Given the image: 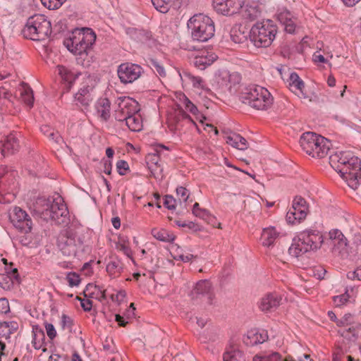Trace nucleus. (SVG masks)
<instances>
[{"mask_svg":"<svg viewBox=\"0 0 361 361\" xmlns=\"http://www.w3.org/2000/svg\"><path fill=\"white\" fill-rule=\"evenodd\" d=\"M277 28L271 20H263L255 23L250 31V40L255 47H269L276 37Z\"/></svg>","mask_w":361,"mask_h":361,"instance_id":"6","label":"nucleus"},{"mask_svg":"<svg viewBox=\"0 0 361 361\" xmlns=\"http://www.w3.org/2000/svg\"><path fill=\"white\" fill-rule=\"evenodd\" d=\"M17 175L16 171L8 169L6 166H0V195L4 193L14 195L18 185Z\"/></svg>","mask_w":361,"mask_h":361,"instance_id":"15","label":"nucleus"},{"mask_svg":"<svg viewBox=\"0 0 361 361\" xmlns=\"http://www.w3.org/2000/svg\"><path fill=\"white\" fill-rule=\"evenodd\" d=\"M128 128L133 132H140L143 128V121L140 111L128 116L123 120Z\"/></svg>","mask_w":361,"mask_h":361,"instance_id":"32","label":"nucleus"},{"mask_svg":"<svg viewBox=\"0 0 361 361\" xmlns=\"http://www.w3.org/2000/svg\"><path fill=\"white\" fill-rule=\"evenodd\" d=\"M298 235L310 251L320 248L324 241L323 235L316 229L303 231Z\"/></svg>","mask_w":361,"mask_h":361,"instance_id":"18","label":"nucleus"},{"mask_svg":"<svg viewBox=\"0 0 361 361\" xmlns=\"http://www.w3.org/2000/svg\"><path fill=\"white\" fill-rule=\"evenodd\" d=\"M152 176L157 180H161L164 178L163 169L157 163L154 166H149Z\"/></svg>","mask_w":361,"mask_h":361,"instance_id":"55","label":"nucleus"},{"mask_svg":"<svg viewBox=\"0 0 361 361\" xmlns=\"http://www.w3.org/2000/svg\"><path fill=\"white\" fill-rule=\"evenodd\" d=\"M126 296V293L124 290H119L116 294L111 295V299L113 301L120 303L123 301Z\"/></svg>","mask_w":361,"mask_h":361,"instance_id":"63","label":"nucleus"},{"mask_svg":"<svg viewBox=\"0 0 361 361\" xmlns=\"http://www.w3.org/2000/svg\"><path fill=\"white\" fill-rule=\"evenodd\" d=\"M212 289V284L207 280H202L197 283L194 293L197 295H209Z\"/></svg>","mask_w":361,"mask_h":361,"instance_id":"45","label":"nucleus"},{"mask_svg":"<svg viewBox=\"0 0 361 361\" xmlns=\"http://www.w3.org/2000/svg\"><path fill=\"white\" fill-rule=\"evenodd\" d=\"M281 297L277 293H268L265 295L259 302V307L263 312H271L275 310L281 302Z\"/></svg>","mask_w":361,"mask_h":361,"instance_id":"26","label":"nucleus"},{"mask_svg":"<svg viewBox=\"0 0 361 361\" xmlns=\"http://www.w3.org/2000/svg\"><path fill=\"white\" fill-rule=\"evenodd\" d=\"M354 321L355 318L352 314H345L341 318L337 320L336 325L340 328V329H345L349 325L350 326Z\"/></svg>","mask_w":361,"mask_h":361,"instance_id":"49","label":"nucleus"},{"mask_svg":"<svg viewBox=\"0 0 361 361\" xmlns=\"http://www.w3.org/2000/svg\"><path fill=\"white\" fill-rule=\"evenodd\" d=\"M106 270L111 277L115 278L122 272L123 264L120 259L111 258L106 266Z\"/></svg>","mask_w":361,"mask_h":361,"instance_id":"37","label":"nucleus"},{"mask_svg":"<svg viewBox=\"0 0 361 361\" xmlns=\"http://www.w3.org/2000/svg\"><path fill=\"white\" fill-rule=\"evenodd\" d=\"M226 142L227 144L239 150H245L248 147V143L246 139L235 133H231L226 135Z\"/></svg>","mask_w":361,"mask_h":361,"instance_id":"33","label":"nucleus"},{"mask_svg":"<svg viewBox=\"0 0 361 361\" xmlns=\"http://www.w3.org/2000/svg\"><path fill=\"white\" fill-rule=\"evenodd\" d=\"M135 310V308L134 307V305L133 303H131L129 308L126 310L124 316H121L120 314L115 315L116 321L120 326H125L128 323V319L134 316Z\"/></svg>","mask_w":361,"mask_h":361,"instance_id":"44","label":"nucleus"},{"mask_svg":"<svg viewBox=\"0 0 361 361\" xmlns=\"http://www.w3.org/2000/svg\"><path fill=\"white\" fill-rule=\"evenodd\" d=\"M176 200L171 195H166L164 205L170 210L176 209Z\"/></svg>","mask_w":361,"mask_h":361,"instance_id":"58","label":"nucleus"},{"mask_svg":"<svg viewBox=\"0 0 361 361\" xmlns=\"http://www.w3.org/2000/svg\"><path fill=\"white\" fill-rule=\"evenodd\" d=\"M56 71L60 75L61 80L64 82L67 83L68 89L71 88L75 79L80 75L78 72L73 71L72 70L60 65L56 66Z\"/></svg>","mask_w":361,"mask_h":361,"instance_id":"30","label":"nucleus"},{"mask_svg":"<svg viewBox=\"0 0 361 361\" xmlns=\"http://www.w3.org/2000/svg\"><path fill=\"white\" fill-rule=\"evenodd\" d=\"M41 132L47 135L50 140L55 142H59L61 140V137L58 132H56L49 126L44 125L40 128Z\"/></svg>","mask_w":361,"mask_h":361,"instance_id":"47","label":"nucleus"},{"mask_svg":"<svg viewBox=\"0 0 361 361\" xmlns=\"http://www.w3.org/2000/svg\"><path fill=\"white\" fill-rule=\"evenodd\" d=\"M45 330L47 335L50 340H54L56 336V330L54 326L50 323H45Z\"/></svg>","mask_w":361,"mask_h":361,"instance_id":"60","label":"nucleus"},{"mask_svg":"<svg viewBox=\"0 0 361 361\" xmlns=\"http://www.w3.org/2000/svg\"><path fill=\"white\" fill-rule=\"evenodd\" d=\"M244 0H213L215 11L224 16H232L239 12Z\"/></svg>","mask_w":361,"mask_h":361,"instance_id":"17","label":"nucleus"},{"mask_svg":"<svg viewBox=\"0 0 361 361\" xmlns=\"http://www.w3.org/2000/svg\"><path fill=\"white\" fill-rule=\"evenodd\" d=\"M348 277L351 279H357L361 281V265L353 271L348 274Z\"/></svg>","mask_w":361,"mask_h":361,"instance_id":"64","label":"nucleus"},{"mask_svg":"<svg viewBox=\"0 0 361 361\" xmlns=\"http://www.w3.org/2000/svg\"><path fill=\"white\" fill-rule=\"evenodd\" d=\"M194 215L208 222L211 221L212 219H214V216L210 214V212L207 209L203 208L198 210Z\"/></svg>","mask_w":361,"mask_h":361,"instance_id":"57","label":"nucleus"},{"mask_svg":"<svg viewBox=\"0 0 361 361\" xmlns=\"http://www.w3.org/2000/svg\"><path fill=\"white\" fill-rule=\"evenodd\" d=\"M277 18L284 26L286 32L291 34L295 32L297 18L288 9L280 8L277 13Z\"/></svg>","mask_w":361,"mask_h":361,"instance_id":"19","label":"nucleus"},{"mask_svg":"<svg viewBox=\"0 0 361 361\" xmlns=\"http://www.w3.org/2000/svg\"><path fill=\"white\" fill-rule=\"evenodd\" d=\"M19 283V276L16 268L6 269L4 273L0 274V287L4 290H10Z\"/></svg>","mask_w":361,"mask_h":361,"instance_id":"20","label":"nucleus"},{"mask_svg":"<svg viewBox=\"0 0 361 361\" xmlns=\"http://www.w3.org/2000/svg\"><path fill=\"white\" fill-rule=\"evenodd\" d=\"M289 89L300 98L307 99L308 96L304 92L305 83L296 73H291L288 79Z\"/></svg>","mask_w":361,"mask_h":361,"instance_id":"24","label":"nucleus"},{"mask_svg":"<svg viewBox=\"0 0 361 361\" xmlns=\"http://www.w3.org/2000/svg\"><path fill=\"white\" fill-rule=\"evenodd\" d=\"M268 339L267 333L264 330L252 329L244 335L243 341L247 346H253L264 343Z\"/></svg>","mask_w":361,"mask_h":361,"instance_id":"21","label":"nucleus"},{"mask_svg":"<svg viewBox=\"0 0 361 361\" xmlns=\"http://www.w3.org/2000/svg\"><path fill=\"white\" fill-rule=\"evenodd\" d=\"M154 7L159 12L166 13L171 6V0H151Z\"/></svg>","mask_w":361,"mask_h":361,"instance_id":"48","label":"nucleus"},{"mask_svg":"<svg viewBox=\"0 0 361 361\" xmlns=\"http://www.w3.org/2000/svg\"><path fill=\"white\" fill-rule=\"evenodd\" d=\"M68 215V208L60 196L51 202L47 203L46 208L42 212V216L45 220H52L59 224L66 223Z\"/></svg>","mask_w":361,"mask_h":361,"instance_id":"9","label":"nucleus"},{"mask_svg":"<svg viewBox=\"0 0 361 361\" xmlns=\"http://www.w3.org/2000/svg\"><path fill=\"white\" fill-rule=\"evenodd\" d=\"M20 94L23 102L29 107H32L34 103L32 90L27 85H23L20 89Z\"/></svg>","mask_w":361,"mask_h":361,"instance_id":"42","label":"nucleus"},{"mask_svg":"<svg viewBox=\"0 0 361 361\" xmlns=\"http://www.w3.org/2000/svg\"><path fill=\"white\" fill-rule=\"evenodd\" d=\"M178 99L177 106L180 109H184L186 111L190 112L195 116L196 118L202 117L197 106L183 93H180L176 96Z\"/></svg>","mask_w":361,"mask_h":361,"instance_id":"29","label":"nucleus"},{"mask_svg":"<svg viewBox=\"0 0 361 361\" xmlns=\"http://www.w3.org/2000/svg\"><path fill=\"white\" fill-rule=\"evenodd\" d=\"M45 340L44 331L39 326H32V343L36 350L42 348Z\"/></svg>","mask_w":361,"mask_h":361,"instance_id":"38","label":"nucleus"},{"mask_svg":"<svg viewBox=\"0 0 361 361\" xmlns=\"http://www.w3.org/2000/svg\"><path fill=\"white\" fill-rule=\"evenodd\" d=\"M252 361H281V355L278 353H272L264 356L255 355Z\"/></svg>","mask_w":361,"mask_h":361,"instance_id":"53","label":"nucleus"},{"mask_svg":"<svg viewBox=\"0 0 361 361\" xmlns=\"http://www.w3.org/2000/svg\"><path fill=\"white\" fill-rule=\"evenodd\" d=\"M85 298H92L102 300L106 298L105 290L99 286L88 284L84 290Z\"/></svg>","mask_w":361,"mask_h":361,"instance_id":"36","label":"nucleus"},{"mask_svg":"<svg viewBox=\"0 0 361 361\" xmlns=\"http://www.w3.org/2000/svg\"><path fill=\"white\" fill-rule=\"evenodd\" d=\"M151 233L154 238L159 241L172 243L175 240L173 233L163 228H153Z\"/></svg>","mask_w":361,"mask_h":361,"instance_id":"40","label":"nucleus"},{"mask_svg":"<svg viewBox=\"0 0 361 361\" xmlns=\"http://www.w3.org/2000/svg\"><path fill=\"white\" fill-rule=\"evenodd\" d=\"M58 247L65 256H75L85 252V245L82 238L74 234L61 235L58 240Z\"/></svg>","mask_w":361,"mask_h":361,"instance_id":"10","label":"nucleus"},{"mask_svg":"<svg viewBox=\"0 0 361 361\" xmlns=\"http://www.w3.org/2000/svg\"><path fill=\"white\" fill-rule=\"evenodd\" d=\"M224 361H245L243 353L234 347L226 349L223 355Z\"/></svg>","mask_w":361,"mask_h":361,"instance_id":"41","label":"nucleus"},{"mask_svg":"<svg viewBox=\"0 0 361 361\" xmlns=\"http://www.w3.org/2000/svg\"><path fill=\"white\" fill-rule=\"evenodd\" d=\"M18 329V324L16 322H0V337L9 339L11 335Z\"/></svg>","mask_w":361,"mask_h":361,"instance_id":"39","label":"nucleus"},{"mask_svg":"<svg viewBox=\"0 0 361 361\" xmlns=\"http://www.w3.org/2000/svg\"><path fill=\"white\" fill-rule=\"evenodd\" d=\"M176 195L180 202H185L190 196V192L185 188L179 186L176 188Z\"/></svg>","mask_w":361,"mask_h":361,"instance_id":"56","label":"nucleus"},{"mask_svg":"<svg viewBox=\"0 0 361 361\" xmlns=\"http://www.w3.org/2000/svg\"><path fill=\"white\" fill-rule=\"evenodd\" d=\"M60 324L63 330L68 329L70 332H71L73 330V320L71 317L63 314L61 317Z\"/></svg>","mask_w":361,"mask_h":361,"instance_id":"54","label":"nucleus"},{"mask_svg":"<svg viewBox=\"0 0 361 361\" xmlns=\"http://www.w3.org/2000/svg\"><path fill=\"white\" fill-rule=\"evenodd\" d=\"M1 154L4 157L14 154L19 149V140L16 134L11 133L1 142Z\"/></svg>","mask_w":361,"mask_h":361,"instance_id":"25","label":"nucleus"},{"mask_svg":"<svg viewBox=\"0 0 361 361\" xmlns=\"http://www.w3.org/2000/svg\"><path fill=\"white\" fill-rule=\"evenodd\" d=\"M66 0H41L42 4L49 10L59 8Z\"/></svg>","mask_w":361,"mask_h":361,"instance_id":"52","label":"nucleus"},{"mask_svg":"<svg viewBox=\"0 0 361 361\" xmlns=\"http://www.w3.org/2000/svg\"><path fill=\"white\" fill-rule=\"evenodd\" d=\"M360 324L354 321L353 324L345 329H339L338 333L343 338L350 341H355L360 333Z\"/></svg>","mask_w":361,"mask_h":361,"instance_id":"35","label":"nucleus"},{"mask_svg":"<svg viewBox=\"0 0 361 361\" xmlns=\"http://www.w3.org/2000/svg\"><path fill=\"white\" fill-rule=\"evenodd\" d=\"M116 104L118 107L115 111V118L118 121H123L127 116L140 111L138 103L131 97H118Z\"/></svg>","mask_w":361,"mask_h":361,"instance_id":"14","label":"nucleus"},{"mask_svg":"<svg viewBox=\"0 0 361 361\" xmlns=\"http://www.w3.org/2000/svg\"><path fill=\"white\" fill-rule=\"evenodd\" d=\"M152 69L156 71L161 77L166 76V71L163 66H161L158 61L152 60L151 61Z\"/></svg>","mask_w":361,"mask_h":361,"instance_id":"59","label":"nucleus"},{"mask_svg":"<svg viewBox=\"0 0 361 361\" xmlns=\"http://www.w3.org/2000/svg\"><path fill=\"white\" fill-rule=\"evenodd\" d=\"M279 233L276 231L274 226H269L263 228L261 234V243L263 246L269 247L271 246L276 239L279 237Z\"/></svg>","mask_w":361,"mask_h":361,"instance_id":"31","label":"nucleus"},{"mask_svg":"<svg viewBox=\"0 0 361 361\" xmlns=\"http://www.w3.org/2000/svg\"><path fill=\"white\" fill-rule=\"evenodd\" d=\"M96 81L91 75H85L78 91L74 95V101L77 106H88L93 99L92 92L95 87Z\"/></svg>","mask_w":361,"mask_h":361,"instance_id":"11","label":"nucleus"},{"mask_svg":"<svg viewBox=\"0 0 361 361\" xmlns=\"http://www.w3.org/2000/svg\"><path fill=\"white\" fill-rule=\"evenodd\" d=\"M96 35L91 28L84 27L74 30L63 41L64 46L75 55L87 53L95 42Z\"/></svg>","mask_w":361,"mask_h":361,"instance_id":"3","label":"nucleus"},{"mask_svg":"<svg viewBox=\"0 0 361 361\" xmlns=\"http://www.w3.org/2000/svg\"><path fill=\"white\" fill-rule=\"evenodd\" d=\"M261 15V11L257 5L247 4L243 11V17L249 20H254Z\"/></svg>","mask_w":361,"mask_h":361,"instance_id":"43","label":"nucleus"},{"mask_svg":"<svg viewBox=\"0 0 361 361\" xmlns=\"http://www.w3.org/2000/svg\"><path fill=\"white\" fill-rule=\"evenodd\" d=\"M187 25L194 41L205 42L214 35V23L206 15L202 13L194 15L189 19Z\"/></svg>","mask_w":361,"mask_h":361,"instance_id":"5","label":"nucleus"},{"mask_svg":"<svg viewBox=\"0 0 361 361\" xmlns=\"http://www.w3.org/2000/svg\"><path fill=\"white\" fill-rule=\"evenodd\" d=\"M179 75L182 80L190 82L194 88L201 90L208 93L209 94H212L211 90L207 87L205 82L201 77L195 76L187 71H183L182 73H180Z\"/></svg>","mask_w":361,"mask_h":361,"instance_id":"27","label":"nucleus"},{"mask_svg":"<svg viewBox=\"0 0 361 361\" xmlns=\"http://www.w3.org/2000/svg\"><path fill=\"white\" fill-rule=\"evenodd\" d=\"M356 169H359L357 171V170L355 171V172H356V174H355V176H354L355 178H356V180H355V181L357 182L356 183V185L354 187V186H352L350 184H348V185L353 190L357 189L358 187L361 185V161L359 162L358 167L356 168Z\"/></svg>","mask_w":361,"mask_h":361,"instance_id":"61","label":"nucleus"},{"mask_svg":"<svg viewBox=\"0 0 361 361\" xmlns=\"http://www.w3.org/2000/svg\"><path fill=\"white\" fill-rule=\"evenodd\" d=\"M66 280L71 287L78 286L80 283V275L73 271L67 273Z\"/></svg>","mask_w":361,"mask_h":361,"instance_id":"51","label":"nucleus"},{"mask_svg":"<svg viewBox=\"0 0 361 361\" xmlns=\"http://www.w3.org/2000/svg\"><path fill=\"white\" fill-rule=\"evenodd\" d=\"M300 145L307 154L318 159L325 157L332 147L329 139L310 131L302 134L300 138Z\"/></svg>","mask_w":361,"mask_h":361,"instance_id":"2","label":"nucleus"},{"mask_svg":"<svg viewBox=\"0 0 361 361\" xmlns=\"http://www.w3.org/2000/svg\"><path fill=\"white\" fill-rule=\"evenodd\" d=\"M357 289L354 287H347L345 293L334 297L335 305L340 307L349 302H353L357 297Z\"/></svg>","mask_w":361,"mask_h":361,"instance_id":"28","label":"nucleus"},{"mask_svg":"<svg viewBox=\"0 0 361 361\" xmlns=\"http://www.w3.org/2000/svg\"><path fill=\"white\" fill-rule=\"evenodd\" d=\"M309 213V205L301 197H295L292 207L286 214V221L290 224H296L303 221Z\"/></svg>","mask_w":361,"mask_h":361,"instance_id":"13","label":"nucleus"},{"mask_svg":"<svg viewBox=\"0 0 361 361\" xmlns=\"http://www.w3.org/2000/svg\"><path fill=\"white\" fill-rule=\"evenodd\" d=\"M242 102L257 110H267L273 104V97L264 87L250 86L241 95Z\"/></svg>","mask_w":361,"mask_h":361,"instance_id":"7","label":"nucleus"},{"mask_svg":"<svg viewBox=\"0 0 361 361\" xmlns=\"http://www.w3.org/2000/svg\"><path fill=\"white\" fill-rule=\"evenodd\" d=\"M241 80V75L238 72L219 69L214 75L212 86L217 93L231 96L237 92Z\"/></svg>","mask_w":361,"mask_h":361,"instance_id":"4","label":"nucleus"},{"mask_svg":"<svg viewBox=\"0 0 361 361\" xmlns=\"http://www.w3.org/2000/svg\"><path fill=\"white\" fill-rule=\"evenodd\" d=\"M116 168L120 175H124L126 171L129 169V166L127 161L119 160L116 164Z\"/></svg>","mask_w":361,"mask_h":361,"instance_id":"62","label":"nucleus"},{"mask_svg":"<svg viewBox=\"0 0 361 361\" xmlns=\"http://www.w3.org/2000/svg\"><path fill=\"white\" fill-rule=\"evenodd\" d=\"M9 219L12 225L23 233L31 232L33 223L31 216L19 207H14L10 212Z\"/></svg>","mask_w":361,"mask_h":361,"instance_id":"12","label":"nucleus"},{"mask_svg":"<svg viewBox=\"0 0 361 361\" xmlns=\"http://www.w3.org/2000/svg\"><path fill=\"white\" fill-rule=\"evenodd\" d=\"M217 59V56L212 51L202 50L194 57L193 63L200 70H204L212 65Z\"/></svg>","mask_w":361,"mask_h":361,"instance_id":"22","label":"nucleus"},{"mask_svg":"<svg viewBox=\"0 0 361 361\" xmlns=\"http://www.w3.org/2000/svg\"><path fill=\"white\" fill-rule=\"evenodd\" d=\"M118 75L121 82L131 83L138 79L142 72V68L135 63H126L118 66Z\"/></svg>","mask_w":361,"mask_h":361,"instance_id":"16","label":"nucleus"},{"mask_svg":"<svg viewBox=\"0 0 361 361\" xmlns=\"http://www.w3.org/2000/svg\"><path fill=\"white\" fill-rule=\"evenodd\" d=\"M329 237L331 239L336 240L337 243L341 247H345L348 245V240L343 233L338 229H333L329 231Z\"/></svg>","mask_w":361,"mask_h":361,"instance_id":"46","label":"nucleus"},{"mask_svg":"<svg viewBox=\"0 0 361 361\" xmlns=\"http://www.w3.org/2000/svg\"><path fill=\"white\" fill-rule=\"evenodd\" d=\"M360 159L353 155L350 152L338 151L329 157V164L341 177L352 186H355L357 181L355 176L356 168L358 167ZM358 169H357V171Z\"/></svg>","mask_w":361,"mask_h":361,"instance_id":"1","label":"nucleus"},{"mask_svg":"<svg viewBox=\"0 0 361 361\" xmlns=\"http://www.w3.org/2000/svg\"><path fill=\"white\" fill-rule=\"evenodd\" d=\"M216 338V335L212 331V329H206L199 334L198 339L201 343H208L209 341H214Z\"/></svg>","mask_w":361,"mask_h":361,"instance_id":"50","label":"nucleus"},{"mask_svg":"<svg viewBox=\"0 0 361 361\" xmlns=\"http://www.w3.org/2000/svg\"><path fill=\"white\" fill-rule=\"evenodd\" d=\"M97 116L102 121H107L111 116V102L106 97L99 98L94 104Z\"/></svg>","mask_w":361,"mask_h":361,"instance_id":"23","label":"nucleus"},{"mask_svg":"<svg viewBox=\"0 0 361 361\" xmlns=\"http://www.w3.org/2000/svg\"><path fill=\"white\" fill-rule=\"evenodd\" d=\"M309 251L298 235L293 239L292 244L288 249L289 254L294 257H299Z\"/></svg>","mask_w":361,"mask_h":361,"instance_id":"34","label":"nucleus"},{"mask_svg":"<svg viewBox=\"0 0 361 361\" xmlns=\"http://www.w3.org/2000/svg\"><path fill=\"white\" fill-rule=\"evenodd\" d=\"M50 33L51 23L42 14L30 17L23 30L25 37L35 41L44 39Z\"/></svg>","mask_w":361,"mask_h":361,"instance_id":"8","label":"nucleus"}]
</instances>
